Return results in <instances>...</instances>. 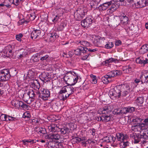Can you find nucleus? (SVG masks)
Here are the masks:
<instances>
[{
  "label": "nucleus",
  "instance_id": "f257e3e1",
  "mask_svg": "<svg viewBox=\"0 0 148 148\" xmlns=\"http://www.w3.org/2000/svg\"><path fill=\"white\" fill-rule=\"evenodd\" d=\"M130 87L125 85H117L112 89L109 92L111 98H119L121 96H125L130 92Z\"/></svg>",
  "mask_w": 148,
  "mask_h": 148
},
{
  "label": "nucleus",
  "instance_id": "f03ea898",
  "mask_svg": "<svg viewBox=\"0 0 148 148\" xmlns=\"http://www.w3.org/2000/svg\"><path fill=\"white\" fill-rule=\"evenodd\" d=\"M73 76L69 77L67 75L65 76L64 78H67V81L71 84V85H74L77 82L79 79V76L74 71L69 72Z\"/></svg>",
  "mask_w": 148,
  "mask_h": 148
},
{
  "label": "nucleus",
  "instance_id": "7ed1b4c3",
  "mask_svg": "<svg viewBox=\"0 0 148 148\" xmlns=\"http://www.w3.org/2000/svg\"><path fill=\"white\" fill-rule=\"evenodd\" d=\"M91 40L93 44L97 46L102 44L106 41L104 37H100L95 35L92 36Z\"/></svg>",
  "mask_w": 148,
  "mask_h": 148
},
{
  "label": "nucleus",
  "instance_id": "20e7f679",
  "mask_svg": "<svg viewBox=\"0 0 148 148\" xmlns=\"http://www.w3.org/2000/svg\"><path fill=\"white\" fill-rule=\"evenodd\" d=\"M69 85L65 86L62 88L60 90L59 93L60 94L66 93L67 94L71 95L73 93L74 89L69 83Z\"/></svg>",
  "mask_w": 148,
  "mask_h": 148
},
{
  "label": "nucleus",
  "instance_id": "39448f33",
  "mask_svg": "<svg viewBox=\"0 0 148 148\" xmlns=\"http://www.w3.org/2000/svg\"><path fill=\"white\" fill-rule=\"evenodd\" d=\"M39 96L42 99L46 100H47L50 95V92L44 88H41L40 91L37 92Z\"/></svg>",
  "mask_w": 148,
  "mask_h": 148
},
{
  "label": "nucleus",
  "instance_id": "423d86ee",
  "mask_svg": "<svg viewBox=\"0 0 148 148\" xmlns=\"http://www.w3.org/2000/svg\"><path fill=\"white\" fill-rule=\"evenodd\" d=\"M10 76L8 69H4L0 72V79L3 81L8 80Z\"/></svg>",
  "mask_w": 148,
  "mask_h": 148
},
{
  "label": "nucleus",
  "instance_id": "0eeeda50",
  "mask_svg": "<svg viewBox=\"0 0 148 148\" xmlns=\"http://www.w3.org/2000/svg\"><path fill=\"white\" fill-rule=\"evenodd\" d=\"M12 46L9 45L5 47L4 51V56L7 58H15V56H14L12 50Z\"/></svg>",
  "mask_w": 148,
  "mask_h": 148
},
{
  "label": "nucleus",
  "instance_id": "6e6552de",
  "mask_svg": "<svg viewBox=\"0 0 148 148\" xmlns=\"http://www.w3.org/2000/svg\"><path fill=\"white\" fill-rule=\"evenodd\" d=\"M92 21V20L91 18L88 17L81 21V24L84 27H88L91 24Z\"/></svg>",
  "mask_w": 148,
  "mask_h": 148
},
{
  "label": "nucleus",
  "instance_id": "1a4fd4ad",
  "mask_svg": "<svg viewBox=\"0 0 148 148\" xmlns=\"http://www.w3.org/2000/svg\"><path fill=\"white\" fill-rule=\"evenodd\" d=\"M114 1H110L101 4L98 7V8L100 11H102L106 10L108 7L113 4Z\"/></svg>",
  "mask_w": 148,
  "mask_h": 148
},
{
  "label": "nucleus",
  "instance_id": "9d476101",
  "mask_svg": "<svg viewBox=\"0 0 148 148\" xmlns=\"http://www.w3.org/2000/svg\"><path fill=\"white\" fill-rule=\"evenodd\" d=\"M87 52V48L79 46L78 48L74 51V53L76 55L80 56L81 53H84Z\"/></svg>",
  "mask_w": 148,
  "mask_h": 148
},
{
  "label": "nucleus",
  "instance_id": "9b49d317",
  "mask_svg": "<svg viewBox=\"0 0 148 148\" xmlns=\"http://www.w3.org/2000/svg\"><path fill=\"white\" fill-rule=\"evenodd\" d=\"M104 114L102 116L97 118L98 121H101L105 122L110 121L111 119V116L108 114L107 115H106V114Z\"/></svg>",
  "mask_w": 148,
  "mask_h": 148
},
{
  "label": "nucleus",
  "instance_id": "f8f14e48",
  "mask_svg": "<svg viewBox=\"0 0 148 148\" xmlns=\"http://www.w3.org/2000/svg\"><path fill=\"white\" fill-rule=\"evenodd\" d=\"M146 0H140L134 3L136 7L137 8H141L145 6L147 3Z\"/></svg>",
  "mask_w": 148,
  "mask_h": 148
},
{
  "label": "nucleus",
  "instance_id": "ddd939ff",
  "mask_svg": "<svg viewBox=\"0 0 148 148\" xmlns=\"http://www.w3.org/2000/svg\"><path fill=\"white\" fill-rule=\"evenodd\" d=\"M41 31L39 29H36L32 32L31 34V36L33 39H35L37 38L40 37Z\"/></svg>",
  "mask_w": 148,
  "mask_h": 148
},
{
  "label": "nucleus",
  "instance_id": "4468645a",
  "mask_svg": "<svg viewBox=\"0 0 148 148\" xmlns=\"http://www.w3.org/2000/svg\"><path fill=\"white\" fill-rule=\"evenodd\" d=\"M140 78L142 83H147L148 82V71H145L143 72Z\"/></svg>",
  "mask_w": 148,
  "mask_h": 148
},
{
  "label": "nucleus",
  "instance_id": "2eb2a0df",
  "mask_svg": "<svg viewBox=\"0 0 148 148\" xmlns=\"http://www.w3.org/2000/svg\"><path fill=\"white\" fill-rule=\"evenodd\" d=\"M47 138L50 140H58L60 138V136L58 134H50L47 137Z\"/></svg>",
  "mask_w": 148,
  "mask_h": 148
},
{
  "label": "nucleus",
  "instance_id": "dca6fc26",
  "mask_svg": "<svg viewBox=\"0 0 148 148\" xmlns=\"http://www.w3.org/2000/svg\"><path fill=\"white\" fill-rule=\"evenodd\" d=\"M136 61L137 64H145L148 63V59L142 57H139L137 58Z\"/></svg>",
  "mask_w": 148,
  "mask_h": 148
},
{
  "label": "nucleus",
  "instance_id": "f3484780",
  "mask_svg": "<svg viewBox=\"0 0 148 148\" xmlns=\"http://www.w3.org/2000/svg\"><path fill=\"white\" fill-rule=\"evenodd\" d=\"M110 106H106L103 107L101 108V111L102 114H108L112 110Z\"/></svg>",
  "mask_w": 148,
  "mask_h": 148
},
{
  "label": "nucleus",
  "instance_id": "a211bd4d",
  "mask_svg": "<svg viewBox=\"0 0 148 148\" xmlns=\"http://www.w3.org/2000/svg\"><path fill=\"white\" fill-rule=\"evenodd\" d=\"M18 58L21 59L25 56L28 53L27 50L23 49H20L18 51Z\"/></svg>",
  "mask_w": 148,
  "mask_h": 148
},
{
  "label": "nucleus",
  "instance_id": "6ab92c4d",
  "mask_svg": "<svg viewBox=\"0 0 148 148\" xmlns=\"http://www.w3.org/2000/svg\"><path fill=\"white\" fill-rule=\"evenodd\" d=\"M48 129L50 132H54L59 131L60 128L57 126V125L56 124H52L48 126Z\"/></svg>",
  "mask_w": 148,
  "mask_h": 148
},
{
  "label": "nucleus",
  "instance_id": "aec40b11",
  "mask_svg": "<svg viewBox=\"0 0 148 148\" xmlns=\"http://www.w3.org/2000/svg\"><path fill=\"white\" fill-rule=\"evenodd\" d=\"M121 74V72L118 70L110 71L107 73L109 77L111 78L114 77L117 75H120Z\"/></svg>",
  "mask_w": 148,
  "mask_h": 148
},
{
  "label": "nucleus",
  "instance_id": "412c9836",
  "mask_svg": "<svg viewBox=\"0 0 148 148\" xmlns=\"http://www.w3.org/2000/svg\"><path fill=\"white\" fill-rule=\"evenodd\" d=\"M116 137L118 141H123L127 138L126 136H125L123 133H117L116 134Z\"/></svg>",
  "mask_w": 148,
  "mask_h": 148
},
{
  "label": "nucleus",
  "instance_id": "4be33fe9",
  "mask_svg": "<svg viewBox=\"0 0 148 148\" xmlns=\"http://www.w3.org/2000/svg\"><path fill=\"white\" fill-rule=\"evenodd\" d=\"M48 74L43 72L41 75L40 76V79L45 82H46L49 80V79L48 76Z\"/></svg>",
  "mask_w": 148,
  "mask_h": 148
},
{
  "label": "nucleus",
  "instance_id": "5701e85b",
  "mask_svg": "<svg viewBox=\"0 0 148 148\" xmlns=\"http://www.w3.org/2000/svg\"><path fill=\"white\" fill-rule=\"evenodd\" d=\"M133 67L132 65H129L123 67V71L125 73H129L132 71Z\"/></svg>",
  "mask_w": 148,
  "mask_h": 148
},
{
  "label": "nucleus",
  "instance_id": "b1692460",
  "mask_svg": "<svg viewBox=\"0 0 148 148\" xmlns=\"http://www.w3.org/2000/svg\"><path fill=\"white\" fill-rule=\"evenodd\" d=\"M31 86L34 89H39L40 87V84L37 80H35L31 83Z\"/></svg>",
  "mask_w": 148,
  "mask_h": 148
},
{
  "label": "nucleus",
  "instance_id": "393cba45",
  "mask_svg": "<svg viewBox=\"0 0 148 148\" xmlns=\"http://www.w3.org/2000/svg\"><path fill=\"white\" fill-rule=\"evenodd\" d=\"M11 104L13 106L17 108H19L22 104V101L16 100H14L11 101Z\"/></svg>",
  "mask_w": 148,
  "mask_h": 148
},
{
  "label": "nucleus",
  "instance_id": "a878e982",
  "mask_svg": "<svg viewBox=\"0 0 148 148\" xmlns=\"http://www.w3.org/2000/svg\"><path fill=\"white\" fill-rule=\"evenodd\" d=\"M148 51V44L142 45L140 50V51L142 54H144Z\"/></svg>",
  "mask_w": 148,
  "mask_h": 148
},
{
  "label": "nucleus",
  "instance_id": "bb28decb",
  "mask_svg": "<svg viewBox=\"0 0 148 148\" xmlns=\"http://www.w3.org/2000/svg\"><path fill=\"white\" fill-rule=\"evenodd\" d=\"M127 110V108H122L121 110L119 111V110H115L114 111V112H115V114H125L128 113Z\"/></svg>",
  "mask_w": 148,
  "mask_h": 148
},
{
  "label": "nucleus",
  "instance_id": "cd10ccee",
  "mask_svg": "<svg viewBox=\"0 0 148 148\" xmlns=\"http://www.w3.org/2000/svg\"><path fill=\"white\" fill-rule=\"evenodd\" d=\"M101 79L103 83L105 84H107L111 81V79L107 74L103 77Z\"/></svg>",
  "mask_w": 148,
  "mask_h": 148
},
{
  "label": "nucleus",
  "instance_id": "c85d7f7f",
  "mask_svg": "<svg viewBox=\"0 0 148 148\" xmlns=\"http://www.w3.org/2000/svg\"><path fill=\"white\" fill-rule=\"evenodd\" d=\"M61 133L62 134H65L67 133H68L70 131L69 129L67 127H64L63 128L61 129L60 128L59 130Z\"/></svg>",
  "mask_w": 148,
  "mask_h": 148
},
{
  "label": "nucleus",
  "instance_id": "c756f323",
  "mask_svg": "<svg viewBox=\"0 0 148 148\" xmlns=\"http://www.w3.org/2000/svg\"><path fill=\"white\" fill-rule=\"evenodd\" d=\"M133 139L134 140V143L135 144L138 143L140 141V140L141 139L140 136L139 134H134L132 136Z\"/></svg>",
  "mask_w": 148,
  "mask_h": 148
},
{
  "label": "nucleus",
  "instance_id": "7c9ffc66",
  "mask_svg": "<svg viewBox=\"0 0 148 148\" xmlns=\"http://www.w3.org/2000/svg\"><path fill=\"white\" fill-rule=\"evenodd\" d=\"M90 4L91 9L94 8V10L97 9L98 7L97 6L98 5V3L95 1L94 0L91 1Z\"/></svg>",
  "mask_w": 148,
  "mask_h": 148
},
{
  "label": "nucleus",
  "instance_id": "2f4dec72",
  "mask_svg": "<svg viewBox=\"0 0 148 148\" xmlns=\"http://www.w3.org/2000/svg\"><path fill=\"white\" fill-rule=\"evenodd\" d=\"M144 101V99L143 97H138L136 100V101L138 105L140 106H142V104Z\"/></svg>",
  "mask_w": 148,
  "mask_h": 148
},
{
  "label": "nucleus",
  "instance_id": "473e14b6",
  "mask_svg": "<svg viewBox=\"0 0 148 148\" xmlns=\"http://www.w3.org/2000/svg\"><path fill=\"white\" fill-rule=\"evenodd\" d=\"M121 23L123 24H126L128 23V18L125 16H122L120 18Z\"/></svg>",
  "mask_w": 148,
  "mask_h": 148
},
{
  "label": "nucleus",
  "instance_id": "72a5a7b5",
  "mask_svg": "<svg viewBox=\"0 0 148 148\" xmlns=\"http://www.w3.org/2000/svg\"><path fill=\"white\" fill-rule=\"evenodd\" d=\"M38 54L36 53L34 55L31 59V60L34 62H36L39 60V57H38Z\"/></svg>",
  "mask_w": 148,
  "mask_h": 148
},
{
  "label": "nucleus",
  "instance_id": "f704fd0d",
  "mask_svg": "<svg viewBox=\"0 0 148 148\" xmlns=\"http://www.w3.org/2000/svg\"><path fill=\"white\" fill-rule=\"evenodd\" d=\"M58 37V36L56 33L51 34L49 39L51 41H53Z\"/></svg>",
  "mask_w": 148,
  "mask_h": 148
},
{
  "label": "nucleus",
  "instance_id": "c9c22d12",
  "mask_svg": "<svg viewBox=\"0 0 148 148\" xmlns=\"http://www.w3.org/2000/svg\"><path fill=\"white\" fill-rule=\"evenodd\" d=\"M114 46V43L110 41H108L107 43L105 45V48L107 49H111Z\"/></svg>",
  "mask_w": 148,
  "mask_h": 148
},
{
  "label": "nucleus",
  "instance_id": "e433bc0d",
  "mask_svg": "<svg viewBox=\"0 0 148 148\" xmlns=\"http://www.w3.org/2000/svg\"><path fill=\"white\" fill-rule=\"evenodd\" d=\"M79 43L83 46V47H89L90 45V42L86 41H80Z\"/></svg>",
  "mask_w": 148,
  "mask_h": 148
},
{
  "label": "nucleus",
  "instance_id": "4c0bfd02",
  "mask_svg": "<svg viewBox=\"0 0 148 148\" xmlns=\"http://www.w3.org/2000/svg\"><path fill=\"white\" fill-rule=\"evenodd\" d=\"M27 96H29V98L34 99L35 96V94L32 90H30L27 93Z\"/></svg>",
  "mask_w": 148,
  "mask_h": 148
},
{
  "label": "nucleus",
  "instance_id": "58836bf2",
  "mask_svg": "<svg viewBox=\"0 0 148 148\" xmlns=\"http://www.w3.org/2000/svg\"><path fill=\"white\" fill-rule=\"evenodd\" d=\"M9 116L7 115L4 114H2L0 116V118H1L3 121H9Z\"/></svg>",
  "mask_w": 148,
  "mask_h": 148
},
{
  "label": "nucleus",
  "instance_id": "ea45409f",
  "mask_svg": "<svg viewBox=\"0 0 148 148\" xmlns=\"http://www.w3.org/2000/svg\"><path fill=\"white\" fill-rule=\"evenodd\" d=\"M121 145L123 148H125L129 146V142L128 141H124V140L121 142Z\"/></svg>",
  "mask_w": 148,
  "mask_h": 148
},
{
  "label": "nucleus",
  "instance_id": "a19ab883",
  "mask_svg": "<svg viewBox=\"0 0 148 148\" xmlns=\"http://www.w3.org/2000/svg\"><path fill=\"white\" fill-rule=\"evenodd\" d=\"M116 60H117L116 59L111 58L109 59L106 60L105 61V62L106 64L112 63L113 62H116Z\"/></svg>",
  "mask_w": 148,
  "mask_h": 148
},
{
  "label": "nucleus",
  "instance_id": "79ce46f5",
  "mask_svg": "<svg viewBox=\"0 0 148 148\" xmlns=\"http://www.w3.org/2000/svg\"><path fill=\"white\" fill-rule=\"evenodd\" d=\"M109 143L114 144L116 140V137H114L113 135L109 136Z\"/></svg>",
  "mask_w": 148,
  "mask_h": 148
},
{
  "label": "nucleus",
  "instance_id": "37998d69",
  "mask_svg": "<svg viewBox=\"0 0 148 148\" xmlns=\"http://www.w3.org/2000/svg\"><path fill=\"white\" fill-rule=\"evenodd\" d=\"M21 107L24 110H28L29 108V106L23 103L22 101Z\"/></svg>",
  "mask_w": 148,
  "mask_h": 148
},
{
  "label": "nucleus",
  "instance_id": "c03bdc74",
  "mask_svg": "<svg viewBox=\"0 0 148 148\" xmlns=\"http://www.w3.org/2000/svg\"><path fill=\"white\" fill-rule=\"evenodd\" d=\"M23 117L24 118H30L31 117V116L28 112H26L23 114Z\"/></svg>",
  "mask_w": 148,
  "mask_h": 148
},
{
  "label": "nucleus",
  "instance_id": "a18cd8bd",
  "mask_svg": "<svg viewBox=\"0 0 148 148\" xmlns=\"http://www.w3.org/2000/svg\"><path fill=\"white\" fill-rule=\"evenodd\" d=\"M138 123L136 125L132 126L131 128L132 130L134 132H137L138 129Z\"/></svg>",
  "mask_w": 148,
  "mask_h": 148
},
{
  "label": "nucleus",
  "instance_id": "49530a36",
  "mask_svg": "<svg viewBox=\"0 0 148 148\" xmlns=\"http://www.w3.org/2000/svg\"><path fill=\"white\" fill-rule=\"evenodd\" d=\"M22 0H9L12 4H14L16 5H18L20 1H21Z\"/></svg>",
  "mask_w": 148,
  "mask_h": 148
},
{
  "label": "nucleus",
  "instance_id": "de8ad7c7",
  "mask_svg": "<svg viewBox=\"0 0 148 148\" xmlns=\"http://www.w3.org/2000/svg\"><path fill=\"white\" fill-rule=\"evenodd\" d=\"M109 136H106L104 137L102 139L103 142H106L107 143H109Z\"/></svg>",
  "mask_w": 148,
  "mask_h": 148
},
{
  "label": "nucleus",
  "instance_id": "09e8293b",
  "mask_svg": "<svg viewBox=\"0 0 148 148\" xmlns=\"http://www.w3.org/2000/svg\"><path fill=\"white\" fill-rule=\"evenodd\" d=\"M23 36V35L22 34H19L16 35V39L18 41H21V38Z\"/></svg>",
  "mask_w": 148,
  "mask_h": 148
},
{
  "label": "nucleus",
  "instance_id": "8fccbe9b",
  "mask_svg": "<svg viewBox=\"0 0 148 148\" xmlns=\"http://www.w3.org/2000/svg\"><path fill=\"white\" fill-rule=\"evenodd\" d=\"M140 137L141 138H143L145 140L148 139V136L145 133H143L142 134H140Z\"/></svg>",
  "mask_w": 148,
  "mask_h": 148
},
{
  "label": "nucleus",
  "instance_id": "3c124183",
  "mask_svg": "<svg viewBox=\"0 0 148 148\" xmlns=\"http://www.w3.org/2000/svg\"><path fill=\"white\" fill-rule=\"evenodd\" d=\"M49 56L47 55H45V56L42 57L40 58L41 61H44L45 60H47L49 58Z\"/></svg>",
  "mask_w": 148,
  "mask_h": 148
},
{
  "label": "nucleus",
  "instance_id": "603ef678",
  "mask_svg": "<svg viewBox=\"0 0 148 148\" xmlns=\"http://www.w3.org/2000/svg\"><path fill=\"white\" fill-rule=\"evenodd\" d=\"M138 128H140L142 130H144L145 129V124L143 123H138Z\"/></svg>",
  "mask_w": 148,
  "mask_h": 148
},
{
  "label": "nucleus",
  "instance_id": "864d4df0",
  "mask_svg": "<svg viewBox=\"0 0 148 148\" xmlns=\"http://www.w3.org/2000/svg\"><path fill=\"white\" fill-rule=\"evenodd\" d=\"M128 113H132L134 112L135 108L133 107L127 108Z\"/></svg>",
  "mask_w": 148,
  "mask_h": 148
},
{
  "label": "nucleus",
  "instance_id": "5fc2aeb1",
  "mask_svg": "<svg viewBox=\"0 0 148 148\" xmlns=\"http://www.w3.org/2000/svg\"><path fill=\"white\" fill-rule=\"evenodd\" d=\"M92 82L93 84H96L97 83V80L96 79V77L94 75H92Z\"/></svg>",
  "mask_w": 148,
  "mask_h": 148
},
{
  "label": "nucleus",
  "instance_id": "6e6d98bb",
  "mask_svg": "<svg viewBox=\"0 0 148 148\" xmlns=\"http://www.w3.org/2000/svg\"><path fill=\"white\" fill-rule=\"evenodd\" d=\"M69 126L70 127V130H73L75 128V127H74V124L73 123H71L69 124Z\"/></svg>",
  "mask_w": 148,
  "mask_h": 148
},
{
  "label": "nucleus",
  "instance_id": "4d7b16f0",
  "mask_svg": "<svg viewBox=\"0 0 148 148\" xmlns=\"http://www.w3.org/2000/svg\"><path fill=\"white\" fill-rule=\"evenodd\" d=\"M70 95H69V94H67L66 95H62V100L63 101L65 100Z\"/></svg>",
  "mask_w": 148,
  "mask_h": 148
},
{
  "label": "nucleus",
  "instance_id": "13d9d810",
  "mask_svg": "<svg viewBox=\"0 0 148 148\" xmlns=\"http://www.w3.org/2000/svg\"><path fill=\"white\" fill-rule=\"evenodd\" d=\"M59 18V17L57 15L52 19V21L54 23H55L58 21Z\"/></svg>",
  "mask_w": 148,
  "mask_h": 148
},
{
  "label": "nucleus",
  "instance_id": "bf43d9fd",
  "mask_svg": "<svg viewBox=\"0 0 148 148\" xmlns=\"http://www.w3.org/2000/svg\"><path fill=\"white\" fill-rule=\"evenodd\" d=\"M121 44V42L120 40H117L115 41V45L116 46H119Z\"/></svg>",
  "mask_w": 148,
  "mask_h": 148
},
{
  "label": "nucleus",
  "instance_id": "052dcab7",
  "mask_svg": "<svg viewBox=\"0 0 148 148\" xmlns=\"http://www.w3.org/2000/svg\"><path fill=\"white\" fill-rule=\"evenodd\" d=\"M24 131L26 134H29L30 132V130L29 128L28 127H25Z\"/></svg>",
  "mask_w": 148,
  "mask_h": 148
},
{
  "label": "nucleus",
  "instance_id": "680f3d73",
  "mask_svg": "<svg viewBox=\"0 0 148 148\" xmlns=\"http://www.w3.org/2000/svg\"><path fill=\"white\" fill-rule=\"evenodd\" d=\"M95 130L94 129L92 128L90 129V133L93 136H95Z\"/></svg>",
  "mask_w": 148,
  "mask_h": 148
},
{
  "label": "nucleus",
  "instance_id": "e2e57ef3",
  "mask_svg": "<svg viewBox=\"0 0 148 148\" xmlns=\"http://www.w3.org/2000/svg\"><path fill=\"white\" fill-rule=\"evenodd\" d=\"M36 17V16L34 14H30V16L29 18L30 20L33 21L34 20Z\"/></svg>",
  "mask_w": 148,
  "mask_h": 148
},
{
  "label": "nucleus",
  "instance_id": "0e129e2a",
  "mask_svg": "<svg viewBox=\"0 0 148 148\" xmlns=\"http://www.w3.org/2000/svg\"><path fill=\"white\" fill-rule=\"evenodd\" d=\"M89 54H87L85 56H84L81 58V59L83 60H86L88 56H89Z\"/></svg>",
  "mask_w": 148,
  "mask_h": 148
},
{
  "label": "nucleus",
  "instance_id": "69168bd1",
  "mask_svg": "<svg viewBox=\"0 0 148 148\" xmlns=\"http://www.w3.org/2000/svg\"><path fill=\"white\" fill-rule=\"evenodd\" d=\"M97 50V49H88L87 48V51H88L91 52H94L96 51Z\"/></svg>",
  "mask_w": 148,
  "mask_h": 148
},
{
  "label": "nucleus",
  "instance_id": "338daca9",
  "mask_svg": "<svg viewBox=\"0 0 148 148\" xmlns=\"http://www.w3.org/2000/svg\"><path fill=\"white\" fill-rule=\"evenodd\" d=\"M76 142H80L83 140L81 138L78 137H75V139Z\"/></svg>",
  "mask_w": 148,
  "mask_h": 148
},
{
  "label": "nucleus",
  "instance_id": "774afa93",
  "mask_svg": "<svg viewBox=\"0 0 148 148\" xmlns=\"http://www.w3.org/2000/svg\"><path fill=\"white\" fill-rule=\"evenodd\" d=\"M9 121H15L16 120V118L14 117L9 116Z\"/></svg>",
  "mask_w": 148,
  "mask_h": 148
}]
</instances>
